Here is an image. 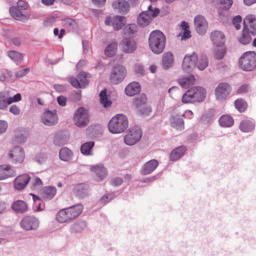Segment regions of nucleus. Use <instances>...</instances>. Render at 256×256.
I'll return each instance as SVG.
<instances>
[{
	"mask_svg": "<svg viewBox=\"0 0 256 256\" xmlns=\"http://www.w3.org/2000/svg\"><path fill=\"white\" fill-rule=\"evenodd\" d=\"M99 96L100 102L104 108H108L111 106L112 102L108 99L106 90H102L100 92Z\"/></svg>",
	"mask_w": 256,
	"mask_h": 256,
	"instance_id": "09e8293b",
	"label": "nucleus"
},
{
	"mask_svg": "<svg viewBox=\"0 0 256 256\" xmlns=\"http://www.w3.org/2000/svg\"><path fill=\"white\" fill-rule=\"evenodd\" d=\"M120 46L123 51L127 53L134 52L136 48V42L129 38H124L120 42Z\"/></svg>",
	"mask_w": 256,
	"mask_h": 256,
	"instance_id": "a878e982",
	"label": "nucleus"
},
{
	"mask_svg": "<svg viewBox=\"0 0 256 256\" xmlns=\"http://www.w3.org/2000/svg\"><path fill=\"white\" fill-rule=\"evenodd\" d=\"M126 68L121 64L114 66L110 72V80L114 84H118L123 81L126 75Z\"/></svg>",
	"mask_w": 256,
	"mask_h": 256,
	"instance_id": "6e6552de",
	"label": "nucleus"
},
{
	"mask_svg": "<svg viewBox=\"0 0 256 256\" xmlns=\"http://www.w3.org/2000/svg\"><path fill=\"white\" fill-rule=\"evenodd\" d=\"M30 68H28L17 71L16 72V76L17 78H20L25 76L29 72Z\"/></svg>",
	"mask_w": 256,
	"mask_h": 256,
	"instance_id": "052dcab7",
	"label": "nucleus"
},
{
	"mask_svg": "<svg viewBox=\"0 0 256 256\" xmlns=\"http://www.w3.org/2000/svg\"><path fill=\"white\" fill-rule=\"evenodd\" d=\"M174 58L172 54L170 52L164 53L162 58V64L164 69L171 68L174 64Z\"/></svg>",
	"mask_w": 256,
	"mask_h": 256,
	"instance_id": "4c0bfd02",
	"label": "nucleus"
},
{
	"mask_svg": "<svg viewBox=\"0 0 256 256\" xmlns=\"http://www.w3.org/2000/svg\"><path fill=\"white\" fill-rule=\"evenodd\" d=\"M225 54L226 49L222 47L216 50L214 52V58L218 60H222Z\"/></svg>",
	"mask_w": 256,
	"mask_h": 256,
	"instance_id": "6e6d98bb",
	"label": "nucleus"
},
{
	"mask_svg": "<svg viewBox=\"0 0 256 256\" xmlns=\"http://www.w3.org/2000/svg\"><path fill=\"white\" fill-rule=\"evenodd\" d=\"M74 156L72 151L67 147H63L59 152V158L60 160L64 162H70Z\"/></svg>",
	"mask_w": 256,
	"mask_h": 256,
	"instance_id": "cd10ccee",
	"label": "nucleus"
},
{
	"mask_svg": "<svg viewBox=\"0 0 256 256\" xmlns=\"http://www.w3.org/2000/svg\"><path fill=\"white\" fill-rule=\"evenodd\" d=\"M12 208L16 212L20 214L26 213L28 210L27 204L22 200L14 202L12 205Z\"/></svg>",
	"mask_w": 256,
	"mask_h": 256,
	"instance_id": "2f4dec72",
	"label": "nucleus"
},
{
	"mask_svg": "<svg viewBox=\"0 0 256 256\" xmlns=\"http://www.w3.org/2000/svg\"><path fill=\"white\" fill-rule=\"evenodd\" d=\"M206 92L200 86H194L188 90L182 98L184 104H195L203 102L206 99Z\"/></svg>",
	"mask_w": 256,
	"mask_h": 256,
	"instance_id": "f257e3e1",
	"label": "nucleus"
},
{
	"mask_svg": "<svg viewBox=\"0 0 256 256\" xmlns=\"http://www.w3.org/2000/svg\"><path fill=\"white\" fill-rule=\"evenodd\" d=\"M239 128L243 132H250L254 130L255 124L252 120H244L240 122Z\"/></svg>",
	"mask_w": 256,
	"mask_h": 256,
	"instance_id": "7c9ffc66",
	"label": "nucleus"
},
{
	"mask_svg": "<svg viewBox=\"0 0 256 256\" xmlns=\"http://www.w3.org/2000/svg\"><path fill=\"white\" fill-rule=\"evenodd\" d=\"M194 26L196 32L201 36L204 35L208 29V22L202 15H197L194 18Z\"/></svg>",
	"mask_w": 256,
	"mask_h": 256,
	"instance_id": "f3484780",
	"label": "nucleus"
},
{
	"mask_svg": "<svg viewBox=\"0 0 256 256\" xmlns=\"http://www.w3.org/2000/svg\"><path fill=\"white\" fill-rule=\"evenodd\" d=\"M47 158V156L46 154L40 153L36 156L34 160L39 164H42L46 160Z\"/></svg>",
	"mask_w": 256,
	"mask_h": 256,
	"instance_id": "13d9d810",
	"label": "nucleus"
},
{
	"mask_svg": "<svg viewBox=\"0 0 256 256\" xmlns=\"http://www.w3.org/2000/svg\"><path fill=\"white\" fill-rule=\"evenodd\" d=\"M83 208V206L79 204L60 210L56 214V220L61 224L70 222L79 216Z\"/></svg>",
	"mask_w": 256,
	"mask_h": 256,
	"instance_id": "f03ea898",
	"label": "nucleus"
},
{
	"mask_svg": "<svg viewBox=\"0 0 256 256\" xmlns=\"http://www.w3.org/2000/svg\"><path fill=\"white\" fill-rule=\"evenodd\" d=\"M114 198L112 194H108L104 196L100 200V202L104 204L108 202Z\"/></svg>",
	"mask_w": 256,
	"mask_h": 256,
	"instance_id": "680f3d73",
	"label": "nucleus"
},
{
	"mask_svg": "<svg viewBox=\"0 0 256 256\" xmlns=\"http://www.w3.org/2000/svg\"><path fill=\"white\" fill-rule=\"evenodd\" d=\"M212 2L218 4L219 8L222 10H228L232 4V0H212Z\"/></svg>",
	"mask_w": 256,
	"mask_h": 256,
	"instance_id": "49530a36",
	"label": "nucleus"
},
{
	"mask_svg": "<svg viewBox=\"0 0 256 256\" xmlns=\"http://www.w3.org/2000/svg\"><path fill=\"white\" fill-rule=\"evenodd\" d=\"M20 226L25 230H34L39 227L40 220L34 216H26L21 220Z\"/></svg>",
	"mask_w": 256,
	"mask_h": 256,
	"instance_id": "2eb2a0df",
	"label": "nucleus"
},
{
	"mask_svg": "<svg viewBox=\"0 0 256 256\" xmlns=\"http://www.w3.org/2000/svg\"><path fill=\"white\" fill-rule=\"evenodd\" d=\"M104 23L106 26L112 24L115 30H119L126 24V18L124 16H118L112 18L108 16L106 18Z\"/></svg>",
	"mask_w": 256,
	"mask_h": 256,
	"instance_id": "a211bd4d",
	"label": "nucleus"
},
{
	"mask_svg": "<svg viewBox=\"0 0 256 256\" xmlns=\"http://www.w3.org/2000/svg\"><path fill=\"white\" fill-rule=\"evenodd\" d=\"M198 60V55L196 52H193L191 54H186L183 60L182 70L188 73L192 72L196 68Z\"/></svg>",
	"mask_w": 256,
	"mask_h": 256,
	"instance_id": "f8f14e48",
	"label": "nucleus"
},
{
	"mask_svg": "<svg viewBox=\"0 0 256 256\" xmlns=\"http://www.w3.org/2000/svg\"><path fill=\"white\" fill-rule=\"evenodd\" d=\"M10 112L14 114V116H18L20 114V110L18 106L14 104L10 108Z\"/></svg>",
	"mask_w": 256,
	"mask_h": 256,
	"instance_id": "0e129e2a",
	"label": "nucleus"
},
{
	"mask_svg": "<svg viewBox=\"0 0 256 256\" xmlns=\"http://www.w3.org/2000/svg\"><path fill=\"white\" fill-rule=\"evenodd\" d=\"M86 223L84 221H78L70 226L71 232H80L86 228Z\"/></svg>",
	"mask_w": 256,
	"mask_h": 256,
	"instance_id": "37998d69",
	"label": "nucleus"
},
{
	"mask_svg": "<svg viewBox=\"0 0 256 256\" xmlns=\"http://www.w3.org/2000/svg\"><path fill=\"white\" fill-rule=\"evenodd\" d=\"M166 42V36L160 30H154L150 34L148 38L149 47L154 54H158L164 52Z\"/></svg>",
	"mask_w": 256,
	"mask_h": 256,
	"instance_id": "7ed1b4c3",
	"label": "nucleus"
},
{
	"mask_svg": "<svg viewBox=\"0 0 256 256\" xmlns=\"http://www.w3.org/2000/svg\"><path fill=\"white\" fill-rule=\"evenodd\" d=\"M42 122L46 126L55 125L58 121V115L55 110H45L41 117Z\"/></svg>",
	"mask_w": 256,
	"mask_h": 256,
	"instance_id": "dca6fc26",
	"label": "nucleus"
},
{
	"mask_svg": "<svg viewBox=\"0 0 256 256\" xmlns=\"http://www.w3.org/2000/svg\"><path fill=\"white\" fill-rule=\"evenodd\" d=\"M73 121L74 124L78 128L86 127L90 121L88 110L83 107L77 108L74 114Z\"/></svg>",
	"mask_w": 256,
	"mask_h": 256,
	"instance_id": "423d86ee",
	"label": "nucleus"
},
{
	"mask_svg": "<svg viewBox=\"0 0 256 256\" xmlns=\"http://www.w3.org/2000/svg\"><path fill=\"white\" fill-rule=\"evenodd\" d=\"M68 141V137L63 132H58L54 136L53 143L56 146L65 144Z\"/></svg>",
	"mask_w": 256,
	"mask_h": 256,
	"instance_id": "473e14b6",
	"label": "nucleus"
},
{
	"mask_svg": "<svg viewBox=\"0 0 256 256\" xmlns=\"http://www.w3.org/2000/svg\"><path fill=\"white\" fill-rule=\"evenodd\" d=\"M43 182L38 177L34 176L30 182V188L34 190H38L42 187Z\"/></svg>",
	"mask_w": 256,
	"mask_h": 256,
	"instance_id": "3c124183",
	"label": "nucleus"
},
{
	"mask_svg": "<svg viewBox=\"0 0 256 256\" xmlns=\"http://www.w3.org/2000/svg\"><path fill=\"white\" fill-rule=\"evenodd\" d=\"M128 121L127 117L123 114H117L114 116L108 124L109 131L114 134L123 132L127 128Z\"/></svg>",
	"mask_w": 256,
	"mask_h": 256,
	"instance_id": "20e7f679",
	"label": "nucleus"
},
{
	"mask_svg": "<svg viewBox=\"0 0 256 256\" xmlns=\"http://www.w3.org/2000/svg\"><path fill=\"white\" fill-rule=\"evenodd\" d=\"M208 62L206 57L204 56H202L198 57L196 68L200 70H203L208 66Z\"/></svg>",
	"mask_w": 256,
	"mask_h": 256,
	"instance_id": "de8ad7c7",
	"label": "nucleus"
},
{
	"mask_svg": "<svg viewBox=\"0 0 256 256\" xmlns=\"http://www.w3.org/2000/svg\"><path fill=\"white\" fill-rule=\"evenodd\" d=\"M183 117L184 114L174 112L170 118V122L172 126L180 130H183L184 128Z\"/></svg>",
	"mask_w": 256,
	"mask_h": 256,
	"instance_id": "4be33fe9",
	"label": "nucleus"
},
{
	"mask_svg": "<svg viewBox=\"0 0 256 256\" xmlns=\"http://www.w3.org/2000/svg\"><path fill=\"white\" fill-rule=\"evenodd\" d=\"M8 57L16 64H20L23 60L24 55L15 50H10L8 52Z\"/></svg>",
	"mask_w": 256,
	"mask_h": 256,
	"instance_id": "ea45409f",
	"label": "nucleus"
},
{
	"mask_svg": "<svg viewBox=\"0 0 256 256\" xmlns=\"http://www.w3.org/2000/svg\"><path fill=\"white\" fill-rule=\"evenodd\" d=\"M239 63L241 68L246 71H250L256 68V53L247 52L240 58Z\"/></svg>",
	"mask_w": 256,
	"mask_h": 256,
	"instance_id": "0eeeda50",
	"label": "nucleus"
},
{
	"mask_svg": "<svg viewBox=\"0 0 256 256\" xmlns=\"http://www.w3.org/2000/svg\"><path fill=\"white\" fill-rule=\"evenodd\" d=\"M30 176L27 174L18 176L14 182V188L18 190H24L30 181Z\"/></svg>",
	"mask_w": 256,
	"mask_h": 256,
	"instance_id": "412c9836",
	"label": "nucleus"
},
{
	"mask_svg": "<svg viewBox=\"0 0 256 256\" xmlns=\"http://www.w3.org/2000/svg\"><path fill=\"white\" fill-rule=\"evenodd\" d=\"M186 150L184 146L177 147L172 150L170 154V160L172 161H176L182 156Z\"/></svg>",
	"mask_w": 256,
	"mask_h": 256,
	"instance_id": "72a5a7b5",
	"label": "nucleus"
},
{
	"mask_svg": "<svg viewBox=\"0 0 256 256\" xmlns=\"http://www.w3.org/2000/svg\"><path fill=\"white\" fill-rule=\"evenodd\" d=\"M62 22L63 24L66 27L74 26L76 24L75 21L73 19L70 18H64Z\"/></svg>",
	"mask_w": 256,
	"mask_h": 256,
	"instance_id": "69168bd1",
	"label": "nucleus"
},
{
	"mask_svg": "<svg viewBox=\"0 0 256 256\" xmlns=\"http://www.w3.org/2000/svg\"><path fill=\"white\" fill-rule=\"evenodd\" d=\"M179 36L180 37L181 40H186L192 36L191 32L190 30L184 31L179 34Z\"/></svg>",
	"mask_w": 256,
	"mask_h": 256,
	"instance_id": "bf43d9fd",
	"label": "nucleus"
},
{
	"mask_svg": "<svg viewBox=\"0 0 256 256\" xmlns=\"http://www.w3.org/2000/svg\"><path fill=\"white\" fill-rule=\"evenodd\" d=\"M33 198L34 204L33 210L34 212H40L43 210L44 208V204L42 202L39 198L34 194H30Z\"/></svg>",
	"mask_w": 256,
	"mask_h": 256,
	"instance_id": "8fccbe9b",
	"label": "nucleus"
},
{
	"mask_svg": "<svg viewBox=\"0 0 256 256\" xmlns=\"http://www.w3.org/2000/svg\"><path fill=\"white\" fill-rule=\"evenodd\" d=\"M146 96L140 94L134 98L133 102L138 111L142 114L148 115L151 112L150 108L146 104Z\"/></svg>",
	"mask_w": 256,
	"mask_h": 256,
	"instance_id": "ddd939ff",
	"label": "nucleus"
},
{
	"mask_svg": "<svg viewBox=\"0 0 256 256\" xmlns=\"http://www.w3.org/2000/svg\"><path fill=\"white\" fill-rule=\"evenodd\" d=\"M210 39L214 44L220 47L222 46L225 42V36L220 31L214 30L210 34Z\"/></svg>",
	"mask_w": 256,
	"mask_h": 256,
	"instance_id": "5701e85b",
	"label": "nucleus"
},
{
	"mask_svg": "<svg viewBox=\"0 0 256 256\" xmlns=\"http://www.w3.org/2000/svg\"><path fill=\"white\" fill-rule=\"evenodd\" d=\"M195 78L194 76L192 74L184 76L178 79L180 84L184 88H187L194 85L195 83Z\"/></svg>",
	"mask_w": 256,
	"mask_h": 256,
	"instance_id": "c9c22d12",
	"label": "nucleus"
},
{
	"mask_svg": "<svg viewBox=\"0 0 256 256\" xmlns=\"http://www.w3.org/2000/svg\"><path fill=\"white\" fill-rule=\"evenodd\" d=\"M158 164V162L156 160H151L144 164L141 169V173L144 175L150 174L156 169Z\"/></svg>",
	"mask_w": 256,
	"mask_h": 256,
	"instance_id": "b1692460",
	"label": "nucleus"
},
{
	"mask_svg": "<svg viewBox=\"0 0 256 256\" xmlns=\"http://www.w3.org/2000/svg\"><path fill=\"white\" fill-rule=\"evenodd\" d=\"M138 28L134 24H129L126 26L124 28V32L126 35L132 36L138 32Z\"/></svg>",
	"mask_w": 256,
	"mask_h": 256,
	"instance_id": "c03bdc74",
	"label": "nucleus"
},
{
	"mask_svg": "<svg viewBox=\"0 0 256 256\" xmlns=\"http://www.w3.org/2000/svg\"><path fill=\"white\" fill-rule=\"evenodd\" d=\"M159 12L160 10L158 8L151 5L149 6L148 10L142 12L138 17V24L142 27L148 25Z\"/></svg>",
	"mask_w": 256,
	"mask_h": 256,
	"instance_id": "39448f33",
	"label": "nucleus"
},
{
	"mask_svg": "<svg viewBox=\"0 0 256 256\" xmlns=\"http://www.w3.org/2000/svg\"><path fill=\"white\" fill-rule=\"evenodd\" d=\"M90 170L96 174V180L98 181L103 180L107 175L106 169L102 164L92 166Z\"/></svg>",
	"mask_w": 256,
	"mask_h": 256,
	"instance_id": "393cba45",
	"label": "nucleus"
},
{
	"mask_svg": "<svg viewBox=\"0 0 256 256\" xmlns=\"http://www.w3.org/2000/svg\"><path fill=\"white\" fill-rule=\"evenodd\" d=\"M238 41L242 44H247L252 41V36L250 31L243 28L242 34L238 38Z\"/></svg>",
	"mask_w": 256,
	"mask_h": 256,
	"instance_id": "79ce46f5",
	"label": "nucleus"
},
{
	"mask_svg": "<svg viewBox=\"0 0 256 256\" xmlns=\"http://www.w3.org/2000/svg\"><path fill=\"white\" fill-rule=\"evenodd\" d=\"M88 75V74L84 72H80L78 75V78L79 80V83L80 85V88H84L88 85V82L86 79Z\"/></svg>",
	"mask_w": 256,
	"mask_h": 256,
	"instance_id": "864d4df0",
	"label": "nucleus"
},
{
	"mask_svg": "<svg viewBox=\"0 0 256 256\" xmlns=\"http://www.w3.org/2000/svg\"><path fill=\"white\" fill-rule=\"evenodd\" d=\"M236 108L240 112L245 111L247 108V104L243 99H238L234 102Z\"/></svg>",
	"mask_w": 256,
	"mask_h": 256,
	"instance_id": "603ef678",
	"label": "nucleus"
},
{
	"mask_svg": "<svg viewBox=\"0 0 256 256\" xmlns=\"http://www.w3.org/2000/svg\"><path fill=\"white\" fill-rule=\"evenodd\" d=\"M242 20V18L240 16L238 15L234 16L232 20V22L236 30H240V23Z\"/></svg>",
	"mask_w": 256,
	"mask_h": 256,
	"instance_id": "4d7b16f0",
	"label": "nucleus"
},
{
	"mask_svg": "<svg viewBox=\"0 0 256 256\" xmlns=\"http://www.w3.org/2000/svg\"><path fill=\"white\" fill-rule=\"evenodd\" d=\"M118 48V44L116 42L109 44L105 49V54L108 57H112L115 54Z\"/></svg>",
	"mask_w": 256,
	"mask_h": 256,
	"instance_id": "a18cd8bd",
	"label": "nucleus"
},
{
	"mask_svg": "<svg viewBox=\"0 0 256 256\" xmlns=\"http://www.w3.org/2000/svg\"><path fill=\"white\" fill-rule=\"evenodd\" d=\"M56 188L52 186L44 187L40 190V194L44 199L50 200L56 194Z\"/></svg>",
	"mask_w": 256,
	"mask_h": 256,
	"instance_id": "bb28decb",
	"label": "nucleus"
},
{
	"mask_svg": "<svg viewBox=\"0 0 256 256\" xmlns=\"http://www.w3.org/2000/svg\"><path fill=\"white\" fill-rule=\"evenodd\" d=\"M10 12L12 16L16 20L24 21L28 19V17L22 14V12L16 7L10 8Z\"/></svg>",
	"mask_w": 256,
	"mask_h": 256,
	"instance_id": "a19ab883",
	"label": "nucleus"
},
{
	"mask_svg": "<svg viewBox=\"0 0 256 256\" xmlns=\"http://www.w3.org/2000/svg\"><path fill=\"white\" fill-rule=\"evenodd\" d=\"M112 8L120 13H126L130 8L128 3L124 0H116L112 4Z\"/></svg>",
	"mask_w": 256,
	"mask_h": 256,
	"instance_id": "c85d7f7f",
	"label": "nucleus"
},
{
	"mask_svg": "<svg viewBox=\"0 0 256 256\" xmlns=\"http://www.w3.org/2000/svg\"><path fill=\"white\" fill-rule=\"evenodd\" d=\"M219 123L222 127L230 128L233 126L234 120L230 115L224 114L220 118Z\"/></svg>",
	"mask_w": 256,
	"mask_h": 256,
	"instance_id": "58836bf2",
	"label": "nucleus"
},
{
	"mask_svg": "<svg viewBox=\"0 0 256 256\" xmlns=\"http://www.w3.org/2000/svg\"><path fill=\"white\" fill-rule=\"evenodd\" d=\"M8 156L12 163L14 164H22L25 158L24 150L20 146H14L9 151Z\"/></svg>",
	"mask_w": 256,
	"mask_h": 256,
	"instance_id": "4468645a",
	"label": "nucleus"
},
{
	"mask_svg": "<svg viewBox=\"0 0 256 256\" xmlns=\"http://www.w3.org/2000/svg\"><path fill=\"white\" fill-rule=\"evenodd\" d=\"M22 99L20 94H17L13 96H10L8 91L0 92V110H5L8 105L14 102H20Z\"/></svg>",
	"mask_w": 256,
	"mask_h": 256,
	"instance_id": "9b49d317",
	"label": "nucleus"
},
{
	"mask_svg": "<svg viewBox=\"0 0 256 256\" xmlns=\"http://www.w3.org/2000/svg\"><path fill=\"white\" fill-rule=\"evenodd\" d=\"M16 175V171L14 166L8 164L0 166V180L14 177Z\"/></svg>",
	"mask_w": 256,
	"mask_h": 256,
	"instance_id": "aec40b11",
	"label": "nucleus"
},
{
	"mask_svg": "<svg viewBox=\"0 0 256 256\" xmlns=\"http://www.w3.org/2000/svg\"><path fill=\"white\" fill-rule=\"evenodd\" d=\"M88 186L84 184H80L75 186L74 192L80 198H84L88 194Z\"/></svg>",
	"mask_w": 256,
	"mask_h": 256,
	"instance_id": "f704fd0d",
	"label": "nucleus"
},
{
	"mask_svg": "<svg viewBox=\"0 0 256 256\" xmlns=\"http://www.w3.org/2000/svg\"><path fill=\"white\" fill-rule=\"evenodd\" d=\"M94 146V142L90 141L83 144L80 147L81 153L86 156H91L94 154L93 148Z\"/></svg>",
	"mask_w": 256,
	"mask_h": 256,
	"instance_id": "e433bc0d",
	"label": "nucleus"
},
{
	"mask_svg": "<svg viewBox=\"0 0 256 256\" xmlns=\"http://www.w3.org/2000/svg\"><path fill=\"white\" fill-rule=\"evenodd\" d=\"M244 28L250 31L252 36L256 35V17L253 14H248L244 20Z\"/></svg>",
	"mask_w": 256,
	"mask_h": 256,
	"instance_id": "6ab92c4d",
	"label": "nucleus"
},
{
	"mask_svg": "<svg viewBox=\"0 0 256 256\" xmlns=\"http://www.w3.org/2000/svg\"><path fill=\"white\" fill-rule=\"evenodd\" d=\"M180 92V90L177 86H172L168 90V93L172 98L176 96L177 94H178Z\"/></svg>",
	"mask_w": 256,
	"mask_h": 256,
	"instance_id": "e2e57ef3",
	"label": "nucleus"
},
{
	"mask_svg": "<svg viewBox=\"0 0 256 256\" xmlns=\"http://www.w3.org/2000/svg\"><path fill=\"white\" fill-rule=\"evenodd\" d=\"M8 128V123L4 120H0V134H4Z\"/></svg>",
	"mask_w": 256,
	"mask_h": 256,
	"instance_id": "774afa93",
	"label": "nucleus"
},
{
	"mask_svg": "<svg viewBox=\"0 0 256 256\" xmlns=\"http://www.w3.org/2000/svg\"><path fill=\"white\" fill-rule=\"evenodd\" d=\"M232 92V86L226 82L220 83L214 89L216 100L222 102L226 99Z\"/></svg>",
	"mask_w": 256,
	"mask_h": 256,
	"instance_id": "1a4fd4ad",
	"label": "nucleus"
},
{
	"mask_svg": "<svg viewBox=\"0 0 256 256\" xmlns=\"http://www.w3.org/2000/svg\"><path fill=\"white\" fill-rule=\"evenodd\" d=\"M250 89V86L246 84H242L238 90L237 92L240 94H243L247 92Z\"/></svg>",
	"mask_w": 256,
	"mask_h": 256,
	"instance_id": "338daca9",
	"label": "nucleus"
},
{
	"mask_svg": "<svg viewBox=\"0 0 256 256\" xmlns=\"http://www.w3.org/2000/svg\"><path fill=\"white\" fill-rule=\"evenodd\" d=\"M140 91V86L138 82H132L125 88L126 94L130 96H134Z\"/></svg>",
	"mask_w": 256,
	"mask_h": 256,
	"instance_id": "c756f323",
	"label": "nucleus"
},
{
	"mask_svg": "<svg viewBox=\"0 0 256 256\" xmlns=\"http://www.w3.org/2000/svg\"><path fill=\"white\" fill-rule=\"evenodd\" d=\"M28 138L26 133H19L15 135L14 140L18 144H22L25 142Z\"/></svg>",
	"mask_w": 256,
	"mask_h": 256,
	"instance_id": "5fc2aeb1",
	"label": "nucleus"
},
{
	"mask_svg": "<svg viewBox=\"0 0 256 256\" xmlns=\"http://www.w3.org/2000/svg\"><path fill=\"white\" fill-rule=\"evenodd\" d=\"M142 135V130L138 126L128 130L124 137V142L126 145L133 146L138 142Z\"/></svg>",
	"mask_w": 256,
	"mask_h": 256,
	"instance_id": "9d476101",
	"label": "nucleus"
}]
</instances>
